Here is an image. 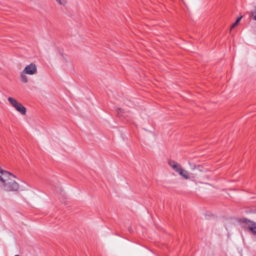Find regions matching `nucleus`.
<instances>
[{"mask_svg": "<svg viewBox=\"0 0 256 256\" xmlns=\"http://www.w3.org/2000/svg\"><path fill=\"white\" fill-rule=\"evenodd\" d=\"M12 176L14 178L16 176L8 171L3 170L0 172V188L4 191L15 192L19 189V184L14 180L10 178Z\"/></svg>", "mask_w": 256, "mask_h": 256, "instance_id": "obj_1", "label": "nucleus"}, {"mask_svg": "<svg viewBox=\"0 0 256 256\" xmlns=\"http://www.w3.org/2000/svg\"><path fill=\"white\" fill-rule=\"evenodd\" d=\"M8 101L10 104L15 108V109L22 114H25L26 113V108L20 103L18 102L14 98L9 97Z\"/></svg>", "mask_w": 256, "mask_h": 256, "instance_id": "obj_2", "label": "nucleus"}, {"mask_svg": "<svg viewBox=\"0 0 256 256\" xmlns=\"http://www.w3.org/2000/svg\"><path fill=\"white\" fill-rule=\"evenodd\" d=\"M22 71L24 73L26 74H27L32 75L37 72V68L36 64L31 63L26 66Z\"/></svg>", "mask_w": 256, "mask_h": 256, "instance_id": "obj_3", "label": "nucleus"}, {"mask_svg": "<svg viewBox=\"0 0 256 256\" xmlns=\"http://www.w3.org/2000/svg\"><path fill=\"white\" fill-rule=\"evenodd\" d=\"M242 222L247 224L248 230L254 234H256V222L246 218H244Z\"/></svg>", "mask_w": 256, "mask_h": 256, "instance_id": "obj_4", "label": "nucleus"}, {"mask_svg": "<svg viewBox=\"0 0 256 256\" xmlns=\"http://www.w3.org/2000/svg\"><path fill=\"white\" fill-rule=\"evenodd\" d=\"M168 164L177 172H178L182 169V166L174 160H169Z\"/></svg>", "mask_w": 256, "mask_h": 256, "instance_id": "obj_5", "label": "nucleus"}, {"mask_svg": "<svg viewBox=\"0 0 256 256\" xmlns=\"http://www.w3.org/2000/svg\"><path fill=\"white\" fill-rule=\"evenodd\" d=\"M184 178L186 179H188L190 178L189 174L187 171L184 169H182L178 172Z\"/></svg>", "mask_w": 256, "mask_h": 256, "instance_id": "obj_6", "label": "nucleus"}, {"mask_svg": "<svg viewBox=\"0 0 256 256\" xmlns=\"http://www.w3.org/2000/svg\"><path fill=\"white\" fill-rule=\"evenodd\" d=\"M26 74L24 73L23 71H22L20 74V80L24 83H26L28 82V78L26 76Z\"/></svg>", "mask_w": 256, "mask_h": 256, "instance_id": "obj_7", "label": "nucleus"}, {"mask_svg": "<svg viewBox=\"0 0 256 256\" xmlns=\"http://www.w3.org/2000/svg\"><path fill=\"white\" fill-rule=\"evenodd\" d=\"M60 4L64 6L67 2V0H56Z\"/></svg>", "mask_w": 256, "mask_h": 256, "instance_id": "obj_8", "label": "nucleus"}, {"mask_svg": "<svg viewBox=\"0 0 256 256\" xmlns=\"http://www.w3.org/2000/svg\"><path fill=\"white\" fill-rule=\"evenodd\" d=\"M250 14L253 19L256 21V6L255 7L254 10L250 12Z\"/></svg>", "mask_w": 256, "mask_h": 256, "instance_id": "obj_9", "label": "nucleus"}, {"mask_svg": "<svg viewBox=\"0 0 256 256\" xmlns=\"http://www.w3.org/2000/svg\"><path fill=\"white\" fill-rule=\"evenodd\" d=\"M116 112H117L118 114H120L121 113L124 112L123 109L120 108H117Z\"/></svg>", "mask_w": 256, "mask_h": 256, "instance_id": "obj_10", "label": "nucleus"}, {"mask_svg": "<svg viewBox=\"0 0 256 256\" xmlns=\"http://www.w3.org/2000/svg\"><path fill=\"white\" fill-rule=\"evenodd\" d=\"M238 24L237 22H235L234 24H233L232 25L231 27H230V30H231L232 29L234 28H235V27L238 25Z\"/></svg>", "mask_w": 256, "mask_h": 256, "instance_id": "obj_11", "label": "nucleus"}, {"mask_svg": "<svg viewBox=\"0 0 256 256\" xmlns=\"http://www.w3.org/2000/svg\"><path fill=\"white\" fill-rule=\"evenodd\" d=\"M242 16H241L239 17L238 18V19L236 20V22H237L238 24V22H240V21L242 19Z\"/></svg>", "mask_w": 256, "mask_h": 256, "instance_id": "obj_12", "label": "nucleus"}, {"mask_svg": "<svg viewBox=\"0 0 256 256\" xmlns=\"http://www.w3.org/2000/svg\"><path fill=\"white\" fill-rule=\"evenodd\" d=\"M19 256V255H16V256Z\"/></svg>", "mask_w": 256, "mask_h": 256, "instance_id": "obj_13", "label": "nucleus"}]
</instances>
